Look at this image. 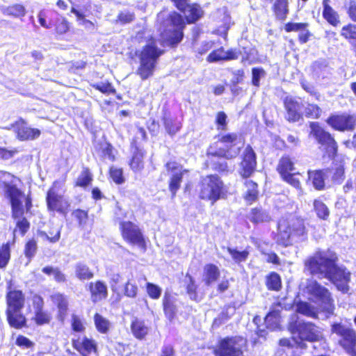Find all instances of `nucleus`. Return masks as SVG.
<instances>
[{
    "mask_svg": "<svg viewBox=\"0 0 356 356\" xmlns=\"http://www.w3.org/2000/svg\"><path fill=\"white\" fill-rule=\"evenodd\" d=\"M93 321L97 331L102 334H108L111 328V323L108 319L99 313L93 316Z\"/></svg>",
    "mask_w": 356,
    "mask_h": 356,
    "instance_id": "obj_32",
    "label": "nucleus"
},
{
    "mask_svg": "<svg viewBox=\"0 0 356 356\" xmlns=\"http://www.w3.org/2000/svg\"><path fill=\"white\" fill-rule=\"evenodd\" d=\"M220 275L219 268L214 264L209 263L203 268V282L206 286H210L216 282Z\"/></svg>",
    "mask_w": 356,
    "mask_h": 356,
    "instance_id": "obj_25",
    "label": "nucleus"
},
{
    "mask_svg": "<svg viewBox=\"0 0 356 356\" xmlns=\"http://www.w3.org/2000/svg\"><path fill=\"white\" fill-rule=\"evenodd\" d=\"M146 291L149 297L153 300H157L161 295V289L156 284L147 282L145 284Z\"/></svg>",
    "mask_w": 356,
    "mask_h": 356,
    "instance_id": "obj_49",
    "label": "nucleus"
},
{
    "mask_svg": "<svg viewBox=\"0 0 356 356\" xmlns=\"http://www.w3.org/2000/svg\"><path fill=\"white\" fill-rule=\"evenodd\" d=\"M135 19V14L129 10L120 11L115 20L117 24H126L132 22Z\"/></svg>",
    "mask_w": 356,
    "mask_h": 356,
    "instance_id": "obj_45",
    "label": "nucleus"
},
{
    "mask_svg": "<svg viewBox=\"0 0 356 356\" xmlns=\"http://www.w3.org/2000/svg\"><path fill=\"white\" fill-rule=\"evenodd\" d=\"M250 220L255 223L268 222L270 220V216L264 210L253 209L250 213Z\"/></svg>",
    "mask_w": 356,
    "mask_h": 356,
    "instance_id": "obj_40",
    "label": "nucleus"
},
{
    "mask_svg": "<svg viewBox=\"0 0 356 356\" xmlns=\"http://www.w3.org/2000/svg\"><path fill=\"white\" fill-rule=\"evenodd\" d=\"M72 346L81 356L98 353V345L95 339L86 335L72 339Z\"/></svg>",
    "mask_w": 356,
    "mask_h": 356,
    "instance_id": "obj_13",
    "label": "nucleus"
},
{
    "mask_svg": "<svg viewBox=\"0 0 356 356\" xmlns=\"http://www.w3.org/2000/svg\"><path fill=\"white\" fill-rule=\"evenodd\" d=\"M164 125L165 127V129L170 135L175 134L177 131H179L181 129V123L179 122H174L171 119L165 118L164 120Z\"/></svg>",
    "mask_w": 356,
    "mask_h": 356,
    "instance_id": "obj_52",
    "label": "nucleus"
},
{
    "mask_svg": "<svg viewBox=\"0 0 356 356\" xmlns=\"http://www.w3.org/2000/svg\"><path fill=\"white\" fill-rule=\"evenodd\" d=\"M245 186L246 190L244 193V198L249 204H252L258 197L257 184L251 180H246Z\"/></svg>",
    "mask_w": 356,
    "mask_h": 356,
    "instance_id": "obj_34",
    "label": "nucleus"
},
{
    "mask_svg": "<svg viewBox=\"0 0 356 356\" xmlns=\"http://www.w3.org/2000/svg\"><path fill=\"white\" fill-rule=\"evenodd\" d=\"M70 324L71 329L74 332L83 333L86 330V327L83 323V321L78 315H72Z\"/></svg>",
    "mask_w": 356,
    "mask_h": 356,
    "instance_id": "obj_46",
    "label": "nucleus"
},
{
    "mask_svg": "<svg viewBox=\"0 0 356 356\" xmlns=\"http://www.w3.org/2000/svg\"><path fill=\"white\" fill-rule=\"evenodd\" d=\"M168 28L161 33L163 45H174L179 43L183 37L181 30L184 22L181 16L173 13L167 19Z\"/></svg>",
    "mask_w": 356,
    "mask_h": 356,
    "instance_id": "obj_9",
    "label": "nucleus"
},
{
    "mask_svg": "<svg viewBox=\"0 0 356 356\" xmlns=\"http://www.w3.org/2000/svg\"><path fill=\"white\" fill-rule=\"evenodd\" d=\"M310 135L325 147L329 157L334 156L337 153V145L331 135L325 131L318 122L310 123Z\"/></svg>",
    "mask_w": 356,
    "mask_h": 356,
    "instance_id": "obj_11",
    "label": "nucleus"
},
{
    "mask_svg": "<svg viewBox=\"0 0 356 356\" xmlns=\"http://www.w3.org/2000/svg\"><path fill=\"white\" fill-rule=\"evenodd\" d=\"M338 257L335 253L329 256L316 252L305 261V268L312 275H321L328 279L337 289L343 293L348 292L350 273L345 267L337 265Z\"/></svg>",
    "mask_w": 356,
    "mask_h": 356,
    "instance_id": "obj_1",
    "label": "nucleus"
},
{
    "mask_svg": "<svg viewBox=\"0 0 356 356\" xmlns=\"http://www.w3.org/2000/svg\"><path fill=\"white\" fill-rule=\"evenodd\" d=\"M138 293V286L135 283L127 281L124 287V294L129 298H136Z\"/></svg>",
    "mask_w": 356,
    "mask_h": 356,
    "instance_id": "obj_54",
    "label": "nucleus"
},
{
    "mask_svg": "<svg viewBox=\"0 0 356 356\" xmlns=\"http://www.w3.org/2000/svg\"><path fill=\"white\" fill-rule=\"evenodd\" d=\"M130 329L133 336L140 341L145 340L149 332V327L145 321L137 317L131 320Z\"/></svg>",
    "mask_w": 356,
    "mask_h": 356,
    "instance_id": "obj_23",
    "label": "nucleus"
},
{
    "mask_svg": "<svg viewBox=\"0 0 356 356\" xmlns=\"http://www.w3.org/2000/svg\"><path fill=\"white\" fill-rule=\"evenodd\" d=\"M321 113V108L316 104H308L305 108V115L309 118H318Z\"/></svg>",
    "mask_w": 356,
    "mask_h": 356,
    "instance_id": "obj_59",
    "label": "nucleus"
},
{
    "mask_svg": "<svg viewBox=\"0 0 356 356\" xmlns=\"http://www.w3.org/2000/svg\"><path fill=\"white\" fill-rule=\"evenodd\" d=\"M332 332L339 337L338 344L350 356H356V331L339 323L332 325Z\"/></svg>",
    "mask_w": 356,
    "mask_h": 356,
    "instance_id": "obj_10",
    "label": "nucleus"
},
{
    "mask_svg": "<svg viewBox=\"0 0 356 356\" xmlns=\"http://www.w3.org/2000/svg\"><path fill=\"white\" fill-rule=\"evenodd\" d=\"M309 293L318 300L325 307H333L334 300L329 290L314 280L307 284Z\"/></svg>",
    "mask_w": 356,
    "mask_h": 356,
    "instance_id": "obj_15",
    "label": "nucleus"
},
{
    "mask_svg": "<svg viewBox=\"0 0 356 356\" xmlns=\"http://www.w3.org/2000/svg\"><path fill=\"white\" fill-rule=\"evenodd\" d=\"M13 176L9 172L0 171V187L3 188L4 191L13 186Z\"/></svg>",
    "mask_w": 356,
    "mask_h": 356,
    "instance_id": "obj_53",
    "label": "nucleus"
},
{
    "mask_svg": "<svg viewBox=\"0 0 356 356\" xmlns=\"http://www.w3.org/2000/svg\"><path fill=\"white\" fill-rule=\"evenodd\" d=\"M327 122L336 130L350 131L355 127V118L346 114L337 115L330 117Z\"/></svg>",
    "mask_w": 356,
    "mask_h": 356,
    "instance_id": "obj_17",
    "label": "nucleus"
},
{
    "mask_svg": "<svg viewBox=\"0 0 356 356\" xmlns=\"http://www.w3.org/2000/svg\"><path fill=\"white\" fill-rule=\"evenodd\" d=\"M323 17L332 26H337L340 23L339 15L329 5V0H323Z\"/></svg>",
    "mask_w": 356,
    "mask_h": 356,
    "instance_id": "obj_30",
    "label": "nucleus"
},
{
    "mask_svg": "<svg viewBox=\"0 0 356 356\" xmlns=\"http://www.w3.org/2000/svg\"><path fill=\"white\" fill-rule=\"evenodd\" d=\"M3 14L14 17L16 18H21L26 15V10L24 6L21 4H14L5 8L3 10Z\"/></svg>",
    "mask_w": 356,
    "mask_h": 356,
    "instance_id": "obj_39",
    "label": "nucleus"
},
{
    "mask_svg": "<svg viewBox=\"0 0 356 356\" xmlns=\"http://www.w3.org/2000/svg\"><path fill=\"white\" fill-rule=\"evenodd\" d=\"M266 285L270 291H280L282 288V280L280 275L275 272L270 273L266 276Z\"/></svg>",
    "mask_w": 356,
    "mask_h": 356,
    "instance_id": "obj_35",
    "label": "nucleus"
},
{
    "mask_svg": "<svg viewBox=\"0 0 356 356\" xmlns=\"http://www.w3.org/2000/svg\"><path fill=\"white\" fill-rule=\"evenodd\" d=\"M165 167L168 172H169L171 175L169 188L172 195L175 196L177 191L180 187V183L184 173L187 172L188 170H184L179 164L175 161L168 162Z\"/></svg>",
    "mask_w": 356,
    "mask_h": 356,
    "instance_id": "obj_16",
    "label": "nucleus"
},
{
    "mask_svg": "<svg viewBox=\"0 0 356 356\" xmlns=\"http://www.w3.org/2000/svg\"><path fill=\"white\" fill-rule=\"evenodd\" d=\"M296 312L307 316H315L316 315L310 304L303 301L297 303Z\"/></svg>",
    "mask_w": 356,
    "mask_h": 356,
    "instance_id": "obj_47",
    "label": "nucleus"
},
{
    "mask_svg": "<svg viewBox=\"0 0 356 356\" xmlns=\"http://www.w3.org/2000/svg\"><path fill=\"white\" fill-rule=\"evenodd\" d=\"M237 58L238 55L234 51H225L223 48H219L210 53L207 58V60L209 63H213L220 60H234Z\"/></svg>",
    "mask_w": 356,
    "mask_h": 356,
    "instance_id": "obj_27",
    "label": "nucleus"
},
{
    "mask_svg": "<svg viewBox=\"0 0 356 356\" xmlns=\"http://www.w3.org/2000/svg\"><path fill=\"white\" fill-rule=\"evenodd\" d=\"M29 227V222L23 218L22 220L17 222V228L14 230V236L15 237L17 235L23 236L26 232L28 230Z\"/></svg>",
    "mask_w": 356,
    "mask_h": 356,
    "instance_id": "obj_60",
    "label": "nucleus"
},
{
    "mask_svg": "<svg viewBox=\"0 0 356 356\" xmlns=\"http://www.w3.org/2000/svg\"><path fill=\"white\" fill-rule=\"evenodd\" d=\"M74 273L76 277L81 281L90 280L94 277L92 270L83 263H78L75 265Z\"/></svg>",
    "mask_w": 356,
    "mask_h": 356,
    "instance_id": "obj_33",
    "label": "nucleus"
},
{
    "mask_svg": "<svg viewBox=\"0 0 356 356\" xmlns=\"http://www.w3.org/2000/svg\"><path fill=\"white\" fill-rule=\"evenodd\" d=\"M51 319V314L44 309L34 312V316L32 318L35 324L39 326L49 324Z\"/></svg>",
    "mask_w": 356,
    "mask_h": 356,
    "instance_id": "obj_37",
    "label": "nucleus"
},
{
    "mask_svg": "<svg viewBox=\"0 0 356 356\" xmlns=\"http://www.w3.org/2000/svg\"><path fill=\"white\" fill-rule=\"evenodd\" d=\"M90 295V300L93 303L106 300L108 297V287L105 282L102 280L91 282L88 285Z\"/></svg>",
    "mask_w": 356,
    "mask_h": 356,
    "instance_id": "obj_21",
    "label": "nucleus"
},
{
    "mask_svg": "<svg viewBox=\"0 0 356 356\" xmlns=\"http://www.w3.org/2000/svg\"><path fill=\"white\" fill-rule=\"evenodd\" d=\"M164 314L169 320H172L177 314L175 298L170 293H165L162 300Z\"/></svg>",
    "mask_w": 356,
    "mask_h": 356,
    "instance_id": "obj_29",
    "label": "nucleus"
},
{
    "mask_svg": "<svg viewBox=\"0 0 356 356\" xmlns=\"http://www.w3.org/2000/svg\"><path fill=\"white\" fill-rule=\"evenodd\" d=\"M25 294L22 290L10 289L6 294L5 314L8 325L15 329L26 327V318L22 313L25 305Z\"/></svg>",
    "mask_w": 356,
    "mask_h": 356,
    "instance_id": "obj_2",
    "label": "nucleus"
},
{
    "mask_svg": "<svg viewBox=\"0 0 356 356\" xmlns=\"http://www.w3.org/2000/svg\"><path fill=\"white\" fill-rule=\"evenodd\" d=\"M92 175L88 169L84 170L79 177L76 184L79 186H86L90 184Z\"/></svg>",
    "mask_w": 356,
    "mask_h": 356,
    "instance_id": "obj_56",
    "label": "nucleus"
},
{
    "mask_svg": "<svg viewBox=\"0 0 356 356\" xmlns=\"http://www.w3.org/2000/svg\"><path fill=\"white\" fill-rule=\"evenodd\" d=\"M283 179L293 186V187L298 188L300 190V192H302V189L300 188V183L299 179L296 177L295 174L289 173L284 176H282Z\"/></svg>",
    "mask_w": 356,
    "mask_h": 356,
    "instance_id": "obj_61",
    "label": "nucleus"
},
{
    "mask_svg": "<svg viewBox=\"0 0 356 356\" xmlns=\"http://www.w3.org/2000/svg\"><path fill=\"white\" fill-rule=\"evenodd\" d=\"M70 23L64 17L58 18L55 22V31L58 35H63L70 30Z\"/></svg>",
    "mask_w": 356,
    "mask_h": 356,
    "instance_id": "obj_48",
    "label": "nucleus"
},
{
    "mask_svg": "<svg viewBox=\"0 0 356 356\" xmlns=\"http://www.w3.org/2000/svg\"><path fill=\"white\" fill-rule=\"evenodd\" d=\"M291 332L297 333L298 340L295 337L292 339L295 341L296 346L301 349H306L307 346L305 341L315 342L320 340V335L314 323L310 322L294 323L291 327Z\"/></svg>",
    "mask_w": 356,
    "mask_h": 356,
    "instance_id": "obj_8",
    "label": "nucleus"
},
{
    "mask_svg": "<svg viewBox=\"0 0 356 356\" xmlns=\"http://www.w3.org/2000/svg\"><path fill=\"white\" fill-rule=\"evenodd\" d=\"M31 300L34 312L44 309V299L41 296L38 294H34L32 296Z\"/></svg>",
    "mask_w": 356,
    "mask_h": 356,
    "instance_id": "obj_64",
    "label": "nucleus"
},
{
    "mask_svg": "<svg viewBox=\"0 0 356 356\" xmlns=\"http://www.w3.org/2000/svg\"><path fill=\"white\" fill-rule=\"evenodd\" d=\"M10 259V246H0V268H5Z\"/></svg>",
    "mask_w": 356,
    "mask_h": 356,
    "instance_id": "obj_51",
    "label": "nucleus"
},
{
    "mask_svg": "<svg viewBox=\"0 0 356 356\" xmlns=\"http://www.w3.org/2000/svg\"><path fill=\"white\" fill-rule=\"evenodd\" d=\"M314 208L318 218L327 220L330 215L327 207L321 200H316L314 202Z\"/></svg>",
    "mask_w": 356,
    "mask_h": 356,
    "instance_id": "obj_44",
    "label": "nucleus"
},
{
    "mask_svg": "<svg viewBox=\"0 0 356 356\" xmlns=\"http://www.w3.org/2000/svg\"><path fill=\"white\" fill-rule=\"evenodd\" d=\"M274 11L277 18L284 19L288 13V0H276Z\"/></svg>",
    "mask_w": 356,
    "mask_h": 356,
    "instance_id": "obj_42",
    "label": "nucleus"
},
{
    "mask_svg": "<svg viewBox=\"0 0 356 356\" xmlns=\"http://www.w3.org/2000/svg\"><path fill=\"white\" fill-rule=\"evenodd\" d=\"M123 238L128 243H144L143 235L138 227L131 222H122L120 224Z\"/></svg>",
    "mask_w": 356,
    "mask_h": 356,
    "instance_id": "obj_19",
    "label": "nucleus"
},
{
    "mask_svg": "<svg viewBox=\"0 0 356 356\" xmlns=\"http://www.w3.org/2000/svg\"><path fill=\"white\" fill-rule=\"evenodd\" d=\"M13 129L20 140H35L40 135V131L38 129L31 128L26 126V122L19 119L10 124L7 129Z\"/></svg>",
    "mask_w": 356,
    "mask_h": 356,
    "instance_id": "obj_14",
    "label": "nucleus"
},
{
    "mask_svg": "<svg viewBox=\"0 0 356 356\" xmlns=\"http://www.w3.org/2000/svg\"><path fill=\"white\" fill-rule=\"evenodd\" d=\"M42 273L47 275H53L55 282L57 283H65L67 282L66 275L58 268H54L51 266H47L42 268Z\"/></svg>",
    "mask_w": 356,
    "mask_h": 356,
    "instance_id": "obj_36",
    "label": "nucleus"
},
{
    "mask_svg": "<svg viewBox=\"0 0 356 356\" xmlns=\"http://www.w3.org/2000/svg\"><path fill=\"white\" fill-rule=\"evenodd\" d=\"M4 192L10 198L13 216L17 217L21 215L22 213V201L25 198L24 194L13 185L5 190Z\"/></svg>",
    "mask_w": 356,
    "mask_h": 356,
    "instance_id": "obj_20",
    "label": "nucleus"
},
{
    "mask_svg": "<svg viewBox=\"0 0 356 356\" xmlns=\"http://www.w3.org/2000/svg\"><path fill=\"white\" fill-rule=\"evenodd\" d=\"M284 106L286 111V118L289 122H297L300 118L299 111L300 105L292 98L286 97L284 101Z\"/></svg>",
    "mask_w": 356,
    "mask_h": 356,
    "instance_id": "obj_26",
    "label": "nucleus"
},
{
    "mask_svg": "<svg viewBox=\"0 0 356 356\" xmlns=\"http://www.w3.org/2000/svg\"><path fill=\"white\" fill-rule=\"evenodd\" d=\"M243 145L241 136L236 133L220 134L218 140L208 148L207 155L231 159L238 155Z\"/></svg>",
    "mask_w": 356,
    "mask_h": 356,
    "instance_id": "obj_3",
    "label": "nucleus"
},
{
    "mask_svg": "<svg viewBox=\"0 0 356 356\" xmlns=\"http://www.w3.org/2000/svg\"><path fill=\"white\" fill-rule=\"evenodd\" d=\"M110 176L113 181L118 184H122L124 181L122 169L111 167L110 169Z\"/></svg>",
    "mask_w": 356,
    "mask_h": 356,
    "instance_id": "obj_57",
    "label": "nucleus"
},
{
    "mask_svg": "<svg viewBox=\"0 0 356 356\" xmlns=\"http://www.w3.org/2000/svg\"><path fill=\"white\" fill-rule=\"evenodd\" d=\"M247 341L241 336H227L220 339L217 344V356H245Z\"/></svg>",
    "mask_w": 356,
    "mask_h": 356,
    "instance_id": "obj_6",
    "label": "nucleus"
},
{
    "mask_svg": "<svg viewBox=\"0 0 356 356\" xmlns=\"http://www.w3.org/2000/svg\"><path fill=\"white\" fill-rule=\"evenodd\" d=\"M200 187V198L212 202L223 197L225 194L223 182L217 175H211L203 177Z\"/></svg>",
    "mask_w": 356,
    "mask_h": 356,
    "instance_id": "obj_5",
    "label": "nucleus"
},
{
    "mask_svg": "<svg viewBox=\"0 0 356 356\" xmlns=\"http://www.w3.org/2000/svg\"><path fill=\"white\" fill-rule=\"evenodd\" d=\"M144 153L138 149L134 152L129 165L131 168L135 172H139L144 168L143 163Z\"/></svg>",
    "mask_w": 356,
    "mask_h": 356,
    "instance_id": "obj_38",
    "label": "nucleus"
},
{
    "mask_svg": "<svg viewBox=\"0 0 356 356\" xmlns=\"http://www.w3.org/2000/svg\"><path fill=\"white\" fill-rule=\"evenodd\" d=\"M257 165L256 155L252 148L248 145L243 153V160L241 163L240 173L243 177H250L254 171Z\"/></svg>",
    "mask_w": 356,
    "mask_h": 356,
    "instance_id": "obj_18",
    "label": "nucleus"
},
{
    "mask_svg": "<svg viewBox=\"0 0 356 356\" xmlns=\"http://www.w3.org/2000/svg\"><path fill=\"white\" fill-rule=\"evenodd\" d=\"M293 170V163L291 159L289 156H283L280 159L277 166V170L281 176L291 173Z\"/></svg>",
    "mask_w": 356,
    "mask_h": 356,
    "instance_id": "obj_41",
    "label": "nucleus"
},
{
    "mask_svg": "<svg viewBox=\"0 0 356 356\" xmlns=\"http://www.w3.org/2000/svg\"><path fill=\"white\" fill-rule=\"evenodd\" d=\"M64 184L63 182L56 181L53 186L47 192L46 201L47 209L49 211L58 212L65 215L70 206L68 200L61 193L60 191L63 190Z\"/></svg>",
    "mask_w": 356,
    "mask_h": 356,
    "instance_id": "obj_7",
    "label": "nucleus"
},
{
    "mask_svg": "<svg viewBox=\"0 0 356 356\" xmlns=\"http://www.w3.org/2000/svg\"><path fill=\"white\" fill-rule=\"evenodd\" d=\"M183 11L188 23H193L198 20L203 15L201 8L197 4H189L187 0H184L182 8H178Z\"/></svg>",
    "mask_w": 356,
    "mask_h": 356,
    "instance_id": "obj_24",
    "label": "nucleus"
},
{
    "mask_svg": "<svg viewBox=\"0 0 356 356\" xmlns=\"http://www.w3.org/2000/svg\"><path fill=\"white\" fill-rule=\"evenodd\" d=\"M328 172V170L308 171L309 180L316 189L321 190L324 188L325 179Z\"/></svg>",
    "mask_w": 356,
    "mask_h": 356,
    "instance_id": "obj_31",
    "label": "nucleus"
},
{
    "mask_svg": "<svg viewBox=\"0 0 356 356\" xmlns=\"http://www.w3.org/2000/svg\"><path fill=\"white\" fill-rule=\"evenodd\" d=\"M216 15L218 22H222L221 26L222 30L221 32H227L231 24V17L229 15L225 8L218 10Z\"/></svg>",
    "mask_w": 356,
    "mask_h": 356,
    "instance_id": "obj_43",
    "label": "nucleus"
},
{
    "mask_svg": "<svg viewBox=\"0 0 356 356\" xmlns=\"http://www.w3.org/2000/svg\"><path fill=\"white\" fill-rule=\"evenodd\" d=\"M50 299L58 309L57 316L58 319L63 321L69 310L67 298L63 293L58 292L51 294L50 296Z\"/></svg>",
    "mask_w": 356,
    "mask_h": 356,
    "instance_id": "obj_22",
    "label": "nucleus"
},
{
    "mask_svg": "<svg viewBox=\"0 0 356 356\" xmlns=\"http://www.w3.org/2000/svg\"><path fill=\"white\" fill-rule=\"evenodd\" d=\"M15 344L20 348H32L34 346V343L32 341L22 334L17 337Z\"/></svg>",
    "mask_w": 356,
    "mask_h": 356,
    "instance_id": "obj_58",
    "label": "nucleus"
},
{
    "mask_svg": "<svg viewBox=\"0 0 356 356\" xmlns=\"http://www.w3.org/2000/svg\"><path fill=\"white\" fill-rule=\"evenodd\" d=\"M227 250L232 259L236 263H241L245 261L249 254V252L247 250L238 251L236 248H231L229 247H228Z\"/></svg>",
    "mask_w": 356,
    "mask_h": 356,
    "instance_id": "obj_50",
    "label": "nucleus"
},
{
    "mask_svg": "<svg viewBox=\"0 0 356 356\" xmlns=\"http://www.w3.org/2000/svg\"><path fill=\"white\" fill-rule=\"evenodd\" d=\"M252 84L255 86H259V81L261 77L265 75V72L262 68H253L252 70Z\"/></svg>",
    "mask_w": 356,
    "mask_h": 356,
    "instance_id": "obj_63",
    "label": "nucleus"
},
{
    "mask_svg": "<svg viewBox=\"0 0 356 356\" xmlns=\"http://www.w3.org/2000/svg\"><path fill=\"white\" fill-rule=\"evenodd\" d=\"M163 51L158 49L156 41L150 38L147 44L143 47L139 54L140 65L137 70V74L143 80L152 76L156 68L159 57L163 54Z\"/></svg>",
    "mask_w": 356,
    "mask_h": 356,
    "instance_id": "obj_4",
    "label": "nucleus"
},
{
    "mask_svg": "<svg viewBox=\"0 0 356 356\" xmlns=\"http://www.w3.org/2000/svg\"><path fill=\"white\" fill-rule=\"evenodd\" d=\"M291 224L293 227L292 230L290 227L291 225L287 220H282L278 223V230L283 240L293 239L296 236H303L305 233V225L302 220L292 219Z\"/></svg>",
    "mask_w": 356,
    "mask_h": 356,
    "instance_id": "obj_12",
    "label": "nucleus"
},
{
    "mask_svg": "<svg viewBox=\"0 0 356 356\" xmlns=\"http://www.w3.org/2000/svg\"><path fill=\"white\" fill-rule=\"evenodd\" d=\"M341 35L347 39L355 40L356 38V25L350 24L343 26L341 29Z\"/></svg>",
    "mask_w": 356,
    "mask_h": 356,
    "instance_id": "obj_55",
    "label": "nucleus"
},
{
    "mask_svg": "<svg viewBox=\"0 0 356 356\" xmlns=\"http://www.w3.org/2000/svg\"><path fill=\"white\" fill-rule=\"evenodd\" d=\"M308 24L307 23H288L285 25L287 32L305 31Z\"/></svg>",
    "mask_w": 356,
    "mask_h": 356,
    "instance_id": "obj_62",
    "label": "nucleus"
},
{
    "mask_svg": "<svg viewBox=\"0 0 356 356\" xmlns=\"http://www.w3.org/2000/svg\"><path fill=\"white\" fill-rule=\"evenodd\" d=\"M185 289L191 300L199 302L202 297L199 296V286L193 276L188 273L185 276Z\"/></svg>",
    "mask_w": 356,
    "mask_h": 356,
    "instance_id": "obj_28",
    "label": "nucleus"
}]
</instances>
